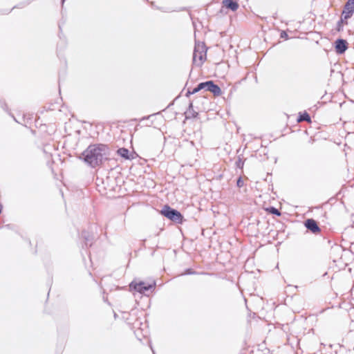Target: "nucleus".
<instances>
[{
	"label": "nucleus",
	"instance_id": "obj_22",
	"mask_svg": "<svg viewBox=\"0 0 354 354\" xmlns=\"http://www.w3.org/2000/svg\"><path fill=\"white\" fill-rule=\"evenodd\" d=\"M280 37L282 39H287L288 38V35L286 31L282 30L280 34Z\"/></svg>",
	"mask_w": 354,
	"mask_h": 354
},
{
	"label": "nucleus",
	"instance_id": "obj_17",
	"mask_svg": "<svg viewBox=\"0 0 354 354\" xmlns=\"http://www.w3.org/2000/svg\"><path fill=\"white\" fill-rule=\"evenodd\" d=\"M0 106L4 111L8 112L14 118L15 120H16L15 118L8 111V107L5 102H0Z\"/></svg>",
	"mask_w": 354,
	"mask_h": 354
},
{
	"label": "nucleus",
	"instance_id": "obj_13",
	"mask_svg": "<svg viewBox=\"0 0 354 354\" xmlns=\"http://www.w3.org/2000/svg\"><path fill=\"white\" fill-rule=\"evenodd\" d=\"M303 121H306V122H311L310 117L309 114L306 112L304 113L303 114H301L299 116L298 122H303Z\"/></svg>",
	"mask_w": 354,
	"mask_h": 354
},
{
	"label": "nucleus",
	"instance_id": "obj_7",
	"mask_svg": "<svg viewBox=\"0 0 354 354\" xmlns=\"http://www.w3.org/2000/svg\"><path fill=\"white\" fill-rule=\"evenodd\" d=\"M348 48V43L347 41L344 39H337L335 41V52L339 54L342 55L345 53V51Z\"/></svg>",
	"mask_w": 354,
	"mask_h": 354
},
{
	"label": "nucleus",
	"instance_id": "obj_28",
	"mask_svg": "<svg viewBox=\"0 0 354 354\" xmlns=\"http://www.w3.org/2000/svg\"><path fill=\"white\" fill-rule=\"evenodd\" d=\"M117 317H118V315L115 313H114V317L116 318Z\"/></svg>",
	"mask_w": 354,
	"mask_h": 354
},
{
	"label": "nucleus",
	"instance_id": "obj_16",
	"mask_svg": "<svg viewBox=\"0 0 354 354\" xmlns=\"http://www.w3.org/2000/svg\"><path fill=\"white\" fill-rule=\"evenodd\" d=\"M352 15V13L343 10L340 19L344 22V21H346L348 19L351 18Z\"/></svg>",
	"mask_w": 354,
	"mask_h": 354
},
{
	"label": "nucleus",
	"instance_id": "obj_5",
	"mask_svg": "<svg viewBox=\"0 0 354 354\" xmlns=\"http://www.w3.org/2000/svg\"><path fill=\"white\" fill-rule=\"evenodd\" d=\"M202 86L203 89L211 92L215 96H219L222 93L221 88L212 80L202 82Z\"/></svg>",
	"mask_w": 354,
	"mask_h": 354
},
{
	"label": "nucleus",
	"instance_id": "obj_23",
	"mask_svg": "<svg viewBox=\"0 0 354 354\" xmlns=\"http://www.w3.org/2000/svg\"><path fill=\"white\" fill-rule=\"evenodd\" d=\"M192 94H194V93H192V91L188 89L187 93H186V94H185V96L188 97H189Z\"/></svg>",
	"mask_w": 354,
	"mask_h": 354
},
{
	"label": "nucleus",
	"instance_id": "obj_15",
	"mask_svg": "<svg viewBox=\"0 0 354 354\" xmlns=\"http://www.w3.org/2000/svg\"><path fill=\"white\" fill-rule=\"evenodd\" d=\"M34 0H26L25 1L19 3L18 5L14 6L12 9L17 8H23L27 6H28L30 3H31Z\"/></svg>",
	"mask_w": 354,
	"mask_h": 354
},
{
	"label": "nucleus",
	"instance_id": "obj_12",
	"mask_svg": "<svg viewBox=\"0 0 354 354\" xmlns=\"http://www.w3.org/2000/svg\"><path fill=\"white\" fill-rule=\"evenodd\" d=\"M344 11H347L353 14L354 12V0H348L344 7Z\"/></svg>",
	"mask_w": 354,
	"mask_h": 354
},
{
	"label": "nucleus",
	"instance_id": "obj_19",
	"mask_svg": "<svg viewBox=\"0 0 354 354\" xmlns=\"http://www.w3.org/2000/svg\"><path fill=\"white\" fill-rule=\"evenodd\" d=\"M343 24H344V21L342 20H341V19H339L337 21V28H336L337 31L339 32V31L343 30V27H344Z\"/></svg>",
	"mask_w": 354,
	"mask_h": 354
},
{
	"label": "nucleus",
	"instance_id": "obj_29",
	"mask_svg": "<svg viewBox=\"0 0 354 354\" xmlns=\"http://www.w3.org/2000/svg\"><path fill=\"white\" fill-rule=\"evenodd\" d=\"M151 351H152L153 353L155 354V351L153 350L151 346Z\"/></svg>",
	"mask_w": 354,
	"mask_h": 354
},
{
	"label": "nucleus",
	"instance_id": "obj_6",
	"mask_svg": "<svg viewBox=\"0 0 354 354\" xmlns=\"http://www.w3.org/2000/svg\"><path fill=\"white\" fill-rule=\"evenodd\" d=\"M304 223L306 229L315 234H317L321 232V228L318 225L317 222L313 218H308Z\"/></svg>",
	"mask_w": 354,
	"mask_h": 354
},
{
	"label": "nucleus",
	"instance_id": "obj_11",
	"mask_svg": "<svg viewBox=\"0 0 354 354\" xmlns=\"http://www.w3.org/2000/svg\"><path fill=\"white\" fill-rule=\"evenodd\" d=\"M186 113L188 115L186 116V118H196L198 115V112L194 110L193 103L191 102H189L188 109L186 111Z\"/></svg>",
	"mask_w": 354,
	"mask_h": 354
},
{
	"label": "nucleus",
	"instance_id": "obj_21",
	"mask_svg": "<svg viewBox=\"0 0 354 354\" xmlns=\"http://www.w3.org/2000/svg\"><path fill=\"white\" fill-rule=\"evenodd\" d=\"M244 185L243 180L241 177H239L236 181V185L239 187H242Z\"/></svg>",
	"mask_w": 354,
	"mask_h": 354
},
{
	"label": "nucleus",
	"instance_id": "obj_25",
	"mask_svg": "<svg viewBox=\"0 0 354 354\" xmlns=\"http://www.w3.org/2000/svg\"><path fill=\"white\" fill-rule=\"evenodd\" d=\"M200 54H198L197 62H200Z\"/></svg>",
	"mask_w": 354,
	"mask_h": 354
},
{
	"label": "nucleus",
	"instance_id": "obj_3",
	"mask_svg": "<svg viewBox=\"0 0 354 354\" xmlns=\"http://www.w3.org/2000/svg\"><path fill=\"white\" fill-rule=\"evenodd\" d=\"M160 213L165 217L176 223L181 224L183 221V216L182 214L177 209L171 208L168 205L163 206Z\"/></svg>",
	"mask_w": 354,
	"mask_h": 354
},
{
	"label": "nucleus",
	"instance_id": "obj_4",
	"mask_svg": "<svg viewBox=\"0 0 354 354\" xmlns=\"http://www.w3.org/2000/svg\"><path fill=\"white\" fill-rule=\"evenodd\" d=\"M156 287V282L153 281L151 283H147L144 281H139L136 282L135 281H133L129 284V288L131 290H135L136 292H138L141 294L146 295V292L149 290H151L152 289H154Z\"/></svg>",
	"mask_w": 354,
	"mask_h": 354
},
{
	"label": "nucleus",
	"instance_id": "obj_10",
	"mask_svg": "<svg viewBox=\"0 0 354 354\" xmlns=\"http://www.w3.org/2000/svg\"><path fill=\"white\" fill-rule=\"evenodd\" d=\"M117 153L125 160L133 159V156L129 154V151L127 148L122 147L117 150Z\"/></svg>",
	"mask_w": 354,
	"mask_h": 354
},
{
	"label": "nucleus",
	"instance_id": "obj_26",
	"mask_svg": "<svg viewBox=\"0 0 354 354\" xmlns=\"http://www.w3.org/2000/svg\"><path fill=\"white\" fill-rule=\"evenodd\" d=\"M3 209V206L0 204V214L1 213Z\"/></svg>",
	"mask_w": 354,
	"mask_h": 354
},
{
	"label": "nucleus",
	"instance_id": "obj_14",
	"mask_svg": "<svg viewBox=\"0 0 354 354\" xmlns=\"http://www.w3.org/2000/svg\"><path fill=\"white\" fill-rule=\"evenodd\" d=\"M268 212L273 215L280 216L281 215V212L274 207H270L267 209Z\"/></svg>",
	"mask_w": 354,
	"mask_h": 354
},
{
	"label": "nucleus",
	"instance_id": "obj_24",
	"mask_svg": "<svg viewBox=\"0 0 354 354\" xmlns=\"http://www.w3.org/2000/svg\"><path fill=\"white\" fill-rule=\"evenodd\" d=\"M186 273L187 274H193L194 273V272H191V270L189 269H188L187 271H186Z\"/></svg>",
	"mask_w": 354,
	"mask_h": 354
},
{
	"label": "nucleus",
	"instance_id": "obj_1",
	"mask_svg": "<svg viewBox=\"0 0 354 354\" xmlns=\"http://www.w3.org/2000/svg\"><path fill=\"white\" fill-rule=\"evenodd\" d=\"M111 149L109 145L102 143L90 145L81 154L80 158L91 168L101 166L109 159Z\"/></svg>",
	"mask_w": 354,
	"mask_h": 354
},
{
	"label": "nucleus",
	"instance_id": "obj_30",
	"mask_svg": "<svg viewBox=\"0 0 354 354\" xmlns=\"http://www.w3.org/2000/svg\"><path fill=\"white\" fill-rule=\"evenodd\" d=\"M66 0H62V3L63 4Z\"/></svg>",
	"mask_w": 354,
	"mask_h": 354
},
{
	"label": "nucleus",
	"instance_id": "obj_20",
	"mask_svg": "<svg viewBox=\"0 0 354 354\" xmlns=\"http://www.w3.org/2000/svg\"><path fill=\"white\" fill-rule=\"evenodd\" d=\"M203 90V86H202V82H201L200 84H198L197 85L196 87H195L192 91V93H198V91Z\"/></svg>",
	"mask_w": 354,
	"mask_h": 354
},
{
	"label": "nucleus",
	"instance_id": "obj_18",
	"mask_svg": "<svg viewBox=\"0 0 354 354\" xmlns=\"http://www.w3.org/2000/svg\"><path fill=\"white\" fill-rule=\"evenodd\" d=\"M235 165L237 168L242 169L244 165V162L241 158H239V159L236 161Z\"/></svg>",
	"mask_w": 354,
	"mask_h": 354
},
{
	"label": "nucleus",
	"instance_id": "obj_9",
	"mask_svg": "<svg viewBox=\"0 0 354 354\" xmlns=\"http://www.w3.org/2000/svg\"><path fill=\"white\" fill-rule=\"evenodd\" d=\"M82 237L84 240V245L87 248L88 246H91L93 241V236L89 232L84 230L81 234Z\"/></svg>",
	"mask_w": 354,
	"mask_h": 354
},
{
	"label": "nucleus",
	"instance_id": "obj_2",
	"mask_svg": "<svg viewBox=\"0 0 354 354\" xmlns=\"http://www.w3.org/2000/svg\"><path fill=\"white\" fill-rule=\"evenodd\" d=\"M207 48L204 42L195 41L193 64L197 66H201L207 58Z\"/></svg>",
	"mask_w": 354,
	"mask_h": 354
},
{
	"label": "nucleus",
	"instance_id": "obj_8",
	"mask_svg": "<svg viewBox=\"0 0 354 354\" xmlns=\"http://www.w3.org/2000/svg\"><path fill=\"white\" fill-rule=\"evenodd\" d=\"M223 5L232 11L237 10L239 6L236 0H223Z\"/></svg>",
	"mask_w": 354,
	"mask_h": 354
},
{
	"label": "nucleus",
	"instance_id": "obj_27",
	"mask_svg": "<svg viewBox=\"0 0 354 354\" xmlns=\"http://www.w3.org/2000/svg\"><path fill=\"white\" fill-rule=\"evenodd\" d=\"M150 116H151V115H149V116H148V117H144V118H142V120L147 119V118H149Z\"/></svg>",
	"mask_w": 354,
	"mask_h": 354
}]
</instances>
